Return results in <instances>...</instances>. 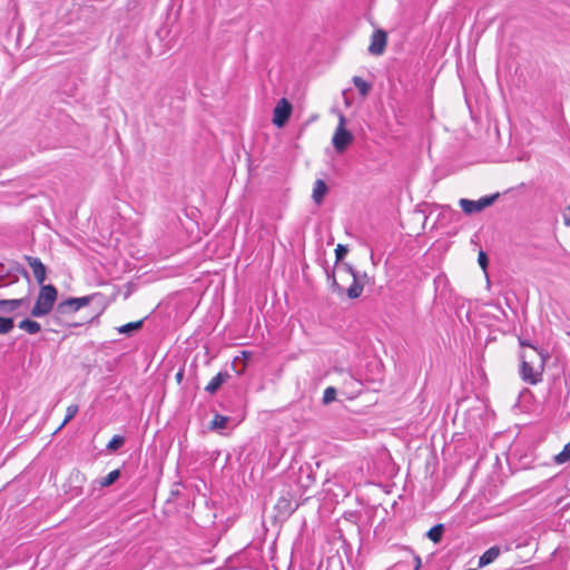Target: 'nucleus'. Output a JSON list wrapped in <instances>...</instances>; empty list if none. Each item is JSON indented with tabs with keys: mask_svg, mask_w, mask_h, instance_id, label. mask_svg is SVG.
<instances>
[{
	"mask_svg": "<svg viewBox=\"0 0 570 570\" xmlns=\"http://www.w3.org/2000/svg\"><path fill=\"white\" fill-rule=\"evenodd\" d=\"M520 375L530 384H537L541 380L542 357L537 348L530 346V351H523L520 355Z\"/></svg>",
	"mask_w": 570,
	"mask_h": 570,
	"instance_id": "nucleus-1",
	"label": "nucleus"
},
{
	"mask_svg": "<svg viewBox=\"0 0 570 570\" xmlns=\"http://www.w3.org/2000/svg\"><path fill=\"white\" fill-rule=\"evenodd\" d=\"M331 373L335 376L334 382L340 384L342 394L353 400L362 392L363 384L350 371L342 367H333Z\"/></svg>",
	"mask_w": 570,
	"mask_h": 570,
	"instance_id": "nucleus-2",
	"label": "nucleus"
},
{
	"mask_svg": "<svg viewBox=\"0 0 570 570\" xmlns=\"http://www.w3.org/2000/svg\"><path fill=\"white\" fill-rule=\"evenodd\" d=\"M57 299V289L52 285H43L31 309V315L41 317L47 315L53 307Z\"/></svg>",
	"mask_w": 570,
	"mask_h": 570,
	"instance_id": "nucleus-3",
	"label": "nucleus"
},
{
	"mask_svg": "<svg viewBox=\"0 0 570 570\" xmlns=\"http://www.w3.org/2000/svg\"><path fill=\"white\" fill-rule=\"evenodd\" d=\"M353 141V135L345 128V117L340 114L338 126L333 135L332 144L337 153H343Z\"/></svg>",
	"mask_w": 570,
	"mask_h": 570,
	"instance_id": "nucleus-4",
	"label": "nucleus"
},
{
	"mask_svg": "<svg viewBox=\"0 0 570 570\" xmlns=\"http://www.w3.org/2000/svg\"><path fill=\"white\" fill-rule=\"evenodd\" d=\"M498 197H499V194L497 193L493 195L483 196L478 200H470V199L462 198V199H460V206L465 214L470 215V214L479 213V212L483 210L484 208L491 206Z\"/></svg>",
	"mask_w": 570,
	"mask_h": 570,
	"instance_id": "nucleus-5",
	"label": "nucleus"
},
{
	"mask_svg": "<svg viewBox=\"0 0 570 570\" xmlns=\"http://www.w3.org/2000/svg\"><path fill=\"white\" fill-rule=\"evenodd\" d=\"M292 110L289 101L286 98H282L273 110V124L278 128L284 127L292 115Z\"/></svg>",
	"mask_w": 570,
	"mask_h": 570,
	"instance_id": "nucleus-6",
	"label": "nucleus"
},
{
	"mask_svg": "<svg viewBox=\"0 0 570 570\" xmlns=\"http://www.w3.org/2000/svg\"><path fill=\"white\" fill-rule=\"evenodd\" d=\"M434 291H435V299L441 301L442 303H446L451 299V288L448 281V277L440 273L434 277Z\"/></svg>",
	"mask_w": 570,
	"mask_h": 570,
	"instance_id": "nucleus-7",
	"label": "nucleus"
},
{
	"mask_svg": "<svg viewBox=\"0 0 570 570\" xmlns=\"http://www.w3.org/2000/svg\"><path fill=\"white\" fill-rule=\"evenodd\" d=\"M386 41H387L386 33L383 30H376L372 35V39H371V45L368 47V51L372 55H376V56L382 55L384 52V50H385Z\"/></svg>",
	"mask_w": 570,
	"mask_h": 570,
	"instance_id": "nucleus-8",
	"label": "nucleus"
},
{
	"mask_svg": "<svg viewBox=\"0 0 570 570\" xmlns=\"http://www.w3.org/2000/svg\"><path fill=\"white\" fill-rule=\"evenodd\" d=\"M29 266L31 267L35 278L39 284H42L46 279V267L41 261L37 257H27Z\"/></svg>",
	"mask_w": 570,
	"mask_h": 570,
	"instance_id": "nucleus-9",
	"label": "nucleus"
},
{
	"mask_svg": "<svg viewBox=\"0 0 570 570\" xmlns=\"http://www.w3.org/2000/svg\"><path fill=\"white\" fill-rule=\"evenodd\" d=\"M328 188L324 180L317 179L314 184L312 198L316 205H321L326 196Z\"/></svg>",
	"mask_w": 570,
	"mask_h": 570,
	"instance_id": "nucleus-10",
	"label": "nucleus"
},
{
	"mask_svg": "<svg viewBox=\"0 0 570 570\" xmlns=\"http://www.w3.org/2000/svg\"><path fill=\"white\" fill-rule=\"evenodd\" d=\"M229 377V374L227 372H219L216 374L207 384L205 390L214 394Z\"/></svg>",
	"mask_w": 570,
	"mask_h": 570,
	"instance_id": "nucleus-11",
	"label": "nucleus"
},
{
	"mask_svg": "<svg viewBox=\"0 0 570 570\" xmlns=\"http://www.w3.org/2000/svg\"><path fill=\"white\" fill-rule=\"evenodd\" d=\"M500 556L499 547H491L479 559V568H483L492 563Z\"/></svg>",
	"mask_w": 570,
	"mask_h": 570,
	"instance_id": "nucleus-12",
	"label": "nucleus"
},
{
	"mask_svg": "<svg viewBox=\"0 0 570 570\" xmlns=\"http://www.w3.org/2000/svg\"><path fill=\"white\" fill-rule=\"evenodd\" d=\"M348 271L352 273L353 284L348 287L347 295L350 298H357L361 296L364 285L360 282L357 275L352 271L351 267H348Z\"/></svg>",
	"mask_w": 570,
	"mask_h": 570,
	"instance_id": "nucleus-13",
	"label": "nucleus"
},
{
	"mask_svg": "<svg viewBox=\"0 0 570 570\" xmlns=\"http://www.w3.org/2000/svg\"><path fill=\"white\" fill-rule=\"evenodd\" d=\"M23 303V299H0V312L12 313L19 308Z\"/></svg>",
	"mask_w": 570,
	"mask_h": 570,
	"instance_id": "nucleus-14",
	"label": "nucleus"
},
{
	"mask_svg": "<svg viewBox=\"0 0 570 570\" xmlns=\"http://www.w3.org/2000/svg\"><path fill=\"white\" fill-rule=\"evenodd\" d=\"M19 327L26 332H28L29 334H37L40 330H41V326L38 322L36 321H31V320H23L19 323Z\"/></svg>",
	"mask_w": 570,
	"mask_h": 570,
	"instance_id": "nucleus-15",
	"label": "nucleus"
},
{
	"mask_svg": "<svg viewBox=\"0 0 570 570\" xmlns=\"http://www.w3.org/2000/svg\"><path fill=\"white\" fill-rule=\"evenodd\" d=\"M119 476H120V471L114 470V471L109 472L106 476L98 480V483L101 488H107V487L114 484L119 479Z\"/></svg>",
	"mask_w": 570,
	"mask_h": 570,
	"instance_id": "nucleus-16",
	"label": "nucleus"
},
{
	"mask_svg": "<svg viewBox=\"0 0 570 570\" xmlns=\"http://www.w3.org/2000/svg\"><path fill=\"white\" fill-rule=\"evenodd\" d=\"M78 308H76V302L73 298H68L61 303H59L57 307V312L60 314H67L71 312H77Z\"/></svg>",
	"mask_w": 570,
	"mask_h": 570,
	"instance_id": "nucleus-17",
	"label": "nucleus"
},
{
	"mask_svg": "<svg viewBox=\"0 0 570 570\" xmlns=\"http://www.w3.org/2000/svg\"><path fill=\"white\" fill-rule=\"evenodd\" d=\"M142 326V321L127 323L117 328L120 334H130L132 331L139 330Z\"/></svg>",
	"mask_w": 570,
	"mask_h": 570,
	"instance_id": "nucleus-18",
	"label": "nucleus"
},
{
	"mask_svg": "<svg viewBox=\"0 0 570 570\" xmlns=\"http://www.w3.org/2000/svg\"><path fill=\"white\" fill-rule=\"evenodd\" d=\"M353 83L358 89V91L362 96H366L368 94L370 85L363 78L357 77V76L354 77Z\"/></svg>",
	"mask_w": 570,
	"mask_h": 570,
	"instance_id": "nucleus-19",
	"label": "nucleus"
},
{
	"mask_svg": "<svg viewBox=\"0 0 570 570\" xmlns=\"http://www.w3.org/2000/svg\"><path fill=\"white\" fill-rule=\"evenodd\" d=\"M14 326L13 320L10 317H0V334H8Z\"/></svg>",
	"mask_w": 570,
	"mask_h": 570,
	"instance_id": "nucleus-20",
	"label": "nucleus"
},
{
	"mask_svg": "<svg viewBox=\"0 0 570 570\" xmlns=\"http://www.w3.org/2000/svg\"><path fill=\"white\" fill-rule=\"evenodd\" d=\"M78 410H79L78 405H76V404L69 405L66 411L65 420L61 423V425L58 428V430H61L68 422H70L78 413Z\"/></svg>",
	"mask_w": 570,
	"mask_h": 570,
	"instance_id": "nucleus-21",
	"label": "nucleus"
},
{
	"mask_svg": "<svg viewBox=\"0 0 570 570\" xmlns=\"http://www.w3.org/2000/svg\"><path fill=\"white\" fill-rule=\"evenodd\" d=\"M444 531L443 524H436L430 528V541L439 542Z\"/></svg>",
	"mask_w": 570,
	"mask_h": 570,
	"instance_id": "nucleus-22",
	"label": "nucleus"
},
{
	"mask_svg": "<svg viewBox=\"0 0 570 570\" xmlns=\"http://www.w3.org/2000/svg\"><path fill=\"white\" fill-rule=\"evenodd\" d=\"M125 443V438L121 435H115L112 439L108 442L107 449L109 451H117L120 449Z\"/></svg>",
	"mask_w": 570,
	"mask_h": 570,
	"instance_id": "nucleus-23",
	"label": "nucleus"
},
{
	"mask_svg": "<svg viewBox=\"0 0 570 570\" xmlns=\"http://www.w3.org/2000/svg\"><path fill=\"white\" fill-rule=\"evenodd\" d=\"M336 394H337V390L335 387H333V386L326 387L324 391V394H323V403L324 404L332 403L335 400Z\"/></svg>",
	"mask_w": 570,
	"mask_h": 570,
	"instance_id": "nucleus-24",
	"label": "nucleus"
},
{
	"mask_svg": "<svg viewBox=\"0 0 570 570\" xmlns=\"http://www.w3.org/2000/svg\"><path fill=\"white\" fill-rule=\"evenodd\" d=\"M228 417L227 416H224V415H215L213 422H212V428L213 429H225L227 426V423H228Z\"/></svg>",
	"mask_w": 570,
	"mask_h": 570,
	"instance_id": "nucleus-25",
	"label": "nucleus"
},
{
	"mask_svg": "<svg viewBox=\"0 0 570 570\" xmlns=\"http://www.w3.org/2000/svg\"><path fill=\"white\" fill-rule=\"evenodd\" d=\"M96 296L97 295L75 297L73 299L76 302V308H78V311H79L83 306L88 305Z\"/></svg>",
	"mask_w": 570,
	"mask_h": 570,
	"instance_id": "nucleus-26",
	"label": "nucleus"
},
{
	"mask_svg": "<svg viewBox=\"0 0 570 570\" xmlns=\"http://www.w3.org/2000/svg\"><path fill=\"white\" fill-rule=\"evenodd\" d=\"M569 461H570V452H568L564 448L562 449V451L560 453H558L554 456V462L557 464H563V463H567Z\"/></svg>",
	"mask_w": 570,
	"mask_h": 570,
	"instance_id": "nucleus-27",
	"label": "nucleus"
},
{
	"mask_svg": "<svg viewBox=\"0 0 570 570\" xmlns=\"http://www.w3.org/2000/svg\"><path fill=\"white\" fill-rule=\"evenodd\" d=\"M346 254H347V248L344 245H341V244L337 245V247L335 248L336 259L337 261L343 259Z\"/></svg>",
	"mask_w": 570,
	"mask_h": 570,
	"instance_id": "nucleus-28",
	"label": "nucleus"
},
{
	"mask_svg": "<svg viewBox=\"0 0 570 570\" xmlns=\"http://www.w3.org/2000/svg\"><path fill=\"white\" fill-rule=\"evenodd\" d=\"M478 262L480 264V266L485 269L487 268V265H488V257H487V254L484 252H480L479 253V257H478Z\"/></svg>",
	"mask_w": 570,
	"mask_h": 570,
	"instance_id": "nucleus-29",
	"label": "nucleus"
},
{
	"mask_svg": "<svg viewBox=\"0 0 570 570\" xmlns=\"http://www.w3.org/2000/svg\"><path fill=\"white\" fill-rule=\"evenodd\" d=\"M564 223L570 226V208L568 209V213L564 214Z\"/></svg>",
	"mask_w": 570,
	"mask_h": 570,
	"instance_id": "nucleus-30",
	"label": "nucleus"
},
{
	"mask_svg": "<svg viewBox=\"0 0 570 570\" xmlns=\"http://www.w3.org/2000/svg\"><path fill=\"white\" fill-rule=\"evenodd\" d=\"M434 208H438V206L435 204H430V207H429L430 215H432Z\"/></svg>",
	"mask_w": 570,
	"mask_h": 570,
	"instance_id": "nucleus-31",
	"label": "nucleus"
},
{
	"mask_svg": "<svg viewBox=\"0 0 570 570\" xmlns=\"http://www.w3.org/2000/svg\"><path fill=\"white\" fill-rule=\"evenodd\" d=\"M450 215H451L450 212H442V213H440L439 216H442L443 218H445L446 216H450Z\"/></svg>",
	"mask_w": 570,
	"mask_h": 570,
	"instance_id": "nucleus-32",
	"label": "nucleus"
},
{
	"mask_svg": "<svg viewBox=\"0 0 570 570\" xmlns=\"http://www.w3.org/2000/svg\"><path fill=\"white\" fill-rule=\"evenodd\" d=\"M415 561H416L415 570H417L421 564V560H420V558H415Z\"/></svg>",
	"mask_w": 570,
	"mask_h": 570,
	"instance_id": "nucleus-33",
	"label": "nucleus"
},
{
	"mask_svg": "<svg viewBox=\"0 0 570 570\" xmlns=\"http://www.w3.org/2000/svg\"><path fill=\"white\" fill-rule=\"evenodd\" d=\"M242 354H243V356H244L245 358L249 357V355H250V353H249V352H246V351H243V352H242Z\"/></svg>",
	"mask_w": 570,
	"mask_h": 570,
	"instance_id": "nucleus-34",
	"label": "nucleus"
},
{
	"mask_svg": "<svg viewBox=\"0 0 570 570\" xmlns=\"http://www.w3.org/2000/svg\"><path fill=\"white\" fill-rule=\"evenodd\" d=\"M568 452H570V441L563 446Z\"/></svg>",
	"mask_w": 570,
	"mask_h": 570,
	"instance_id": "nucleus-35",
	"label": "nucleus"
},
{
	"mask_svg": "<svg viewBox=\"0 0 570 570\" xmlns=\"http://www.w3.org/2000/svg\"><path fill=\"white\" fill-rule=\"evenodd\" d=\"M422 218H423V224H424L428 220V216L423 215Z\"/></svg>",
	"mask_w": 570,
	"mask_h": 570,
	"instance_id": "nucleus-36",
	"label": "nucleus"
},
{
	"mask_svg": "<svg viewBox=\"0 0 570 570\" xmlns=\"http://www.w3.org/2000/svg\"><path fill=\"white\" fill-rule=\"evenodd\" d=\"M465 570H476V569H474V568H468V569H465Z\"/></svg>",
	"mask_w": 570,
	"mask_h": 570,
	"instance_id": "nucleus-37",
	"label": "nucleus"
}]
</instances>
